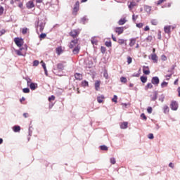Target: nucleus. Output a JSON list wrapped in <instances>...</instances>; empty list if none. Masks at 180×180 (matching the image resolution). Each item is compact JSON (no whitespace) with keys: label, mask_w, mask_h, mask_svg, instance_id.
<instances>
[{"label":"nucleus","mask_w":180,"mask_h":180,"mask_svg":"<svg viewBox=\"0 0 180 180\" xmlns=\"http://www.w3.org/2000/svg\"><path fill=\"white\" fill-rule=\"evenodd\" d=\"M111 37H112L113 41H117L118 43V44H120V45L125 44V46H126V44H127V40H126V39H117L113 34L111 35Z\"/></svg>","instance_id":"nucleus-1"},{"label":"nucleus","mask_w":180,"mask_h":180,"mask_svg":"<svg viewBox=\"0 0 180 180\" xmlns=\"http://www.w3.org/2000/svg\"><path fill=\"white\" fill-rule=\"evenodd\" d=\"M79 33H81V30H73L70 32V36H71V37H72L73 39H77V37H78V36L79 35Z\"/></svg>","instance_id":"nucleus-2"},{"label":"nucleus","mask_w":180,"mask_h":180,"mask_svg":"<svg viewBox=\"0 0 180 180\" xmlns=\"http://www.w3.org/2000/svg\"><path fill=\"white\" fill-rule=\"evenodd\" d=\"M46 26V23L43 22L42 21H38V25L37 27V32L39 29V32L41 33L43 30H44V27Z\"/></svg>","instance_id":"nucleus-3"},{"label":"nucleus","mask_w":180,"mask_h":180,"mask_svg":"<svg viewBox=\"0 0 180 180\" xmlns=\"http://www.w3.org/2000/svg\"><path fill=\"white\" fill-rule=\"evenodd\" d=\"M26 51H27V49H25V48H20V50H15L17 56H25Z\"/></svg>","instance_id":"nucleus-4"},{"label":"nucleus","mask_w":180,"mask_h":180,"mask_svg":"<svg viewBox=\"0 0 180 180\" xmlns=\"http://www.w3.org/2000/svg\"><path fill=\"white\" fill-rule=\"evenodd\" d=\"M115 32L118 36H120L124 32V27H117L115 28Z\"/></svg>","instance_id":"nucleus-5"},{"label":"nucleus","mask_w":180,"mask_h":180,"mask_svg":"<svg viewBox=\"0 0 180 180\" xmlns=\"http://www.w3.org/2000/svg\"><path fill=\"white\" fill-rule=\"evenodd\" d=\"M14 42L18 47H22L23 46V39L19 38H15Z\"/></svg>","instance_id":"nucleus-6"},{"label":"nucleus","mask_w":180,"mask_h":180,"mask_svg":"<svg viewBox=\"0 0 180 180\" xmlns=\"http://www.w3.org/2000/svg\"><path fill=\"white\" fill-rule=\"evenodd\" d=\"M77 44H78V38H76L70 41L69 48L74 49L77 46Z\"/></svg>","instance_id":"nucleus-7"},{"label":"nucleus","mask_w":180,"mask_h":180,"mask_svg":"<svg viewBox=\"0 0 180 180\" xmlns=\"http://www.w3.org/2000/svg\"><path fill=\"white\" fill-rule=\"evenodd\" d=\"M174 30L175 29L174 27H172L171 25L165 26L164 27L165 33H167V34H171V30Z\"/></svg>","instance_id":"nucleus-8"},{"label":"nucleus","mask_w":180,"mask_h":180,"mask_svg":"<svg viewBox=\"0 0 180 180\" xmlns=\"http://www.w3.org/2000/svg\"><path fill=\"white\" fill-rule=\"evenodd\" d=\"M79 11V1H77L73 8V15H77V12Z\"/></svg>","instance_id":"nucleus-9"},{"label":"nucleus","mask_w":180,"mask_h":180,"mask_svg":"<svg viewBox=\"0 0 180 180\" xmlns=\"http://www.w3.org/2000/svg\"><path fill=\"white\" fill-rule=\"evenodd\" d=\"M170 108L172 110H178V103L176 101H172Z\"/></svg>","instance_id":"nucleus-10"},{"label":"nucleus","mask_w":180,"mask_h":180,"mask_svg":"<svg viewBox=\"0 0 180 180\" xmlns=\"http://www.w3.org/2000/svg\"><path fill=\"white\" fill-rule=\"evenodd\" d=\"M151 82L153 85H158V84H160V78H158V77H153L151 79Z\"/></svg>","instance_id":"nucleus-11"},{"label":"nucleus","mask_w":180,"mask_h":180,"mask_svg":"<svg viewBox=\"0 0 180 180\" xmlns=\"http://www.w3.org/2000/svg\"><path fill=\"white\" fill-rule=\"evenodd\" d=\"M26 7L27 9H32V8H34V3H33V1H30L26 4Z\"/></svg>","instance_id":"nucleus-12"},{"label":"nucleus","mask_w":180,"mask_h":180,"mask_svg":"<svg viewBox=\"0 0 180 180\" xmlns=\"http://www.w3.org/2000/svg\"><path fill=\"white\" fill-rule=\"evenodd\" d=\"M75 78L77 81H82V78H83L82 74H81V73H75Z\"/></svg>","instance_id":"nucleus-13"},{"label":"nucleus","mask_w":180,"mask_h":180,"mask_svg":"<svg viewBox=\"0 0 180 180\" xmlns=\"http://www.w3.org/2000/svg\"><path fill=\"white\" fill-rule=\"evenodd\" d=\"M79 50H81L79 45L76 46L72 50L73 54H78V53H79Z\"/></svg>","instance_id":"nucleus-14"},{"label":"nucleus","mask_w":180,"mask_h":180,"mask_svg":"<svg viewBox=\"0 0 180 180\" xmlns=\"http://www.w3.org/2000/svg\"><path fill=\"white\" fill-rule=\"evenodd\" d=\"M143 72L145 75H150V69L148 66H144L143 69Z\"/></svg>","instance_id":"nucleus-15"},{"label":"nucleus","mask_w":180,"mask_h":180,"mask_svg":"<svg viewBox=\"0 0 180 180\" xmlns=\"http://www.w3.org/2000/svg\"><path fill=\"white\" fill-rule=\"evenodd\" d=\"M94 86H95L96 91H99L101 88V80L96 81Z\"/></svg>","instance_id":"nucleus-16"},{"label":"nucleus","mask_w":180,"mask_h":180,"mask_svg":"<svg viewBox=\"0 0 180 180\" xmlns=\"http://www.w3.org/2000/svg\"><path fill=\"white\" fill-rule=\"evenodd\" d=\"M56 54H58V56H60L61 54H63V47L62 46H59L58 48L56 49Z\"/></svg>","instance_id":"nucleus-17"},{"label":"nucleus","mask_w":180,"mask_h":180,"mask_svg":"<svg viewBox=\"0 0 180 180\" xmlns=\"http://www.w3.org/2000/svg\"><path fill=\"white\" fill-rule=\"evenodd\" d=\"M134 6H137V3H136L135 1H131L128 5V8H129V9H130V11H131V9H133V8H134Z\"/></svg>","instance_id":"nucleus-18"},{"label":"nucleus","mask_w":180,"mask_h":180,"mask_svg":"<svg viewBox=\"0 0 180 180\" xmlns=\"http://www.w3.org/2000/svg\"><path fill=\"white\" fill-rule=\"evenodd\" d=\"M151 60H153V63H158V56L155 53L151 55Z\"/></svg>","instance_id":"nucleus-19"},{"label":"nucleus","mask_w":180,"mask_h":180,"mask_svg":"<svg viewBox=\"0 0 180 180\" xmlns=\"http://www.w3.org/2000/svg\"><path fill=\"white\" fill-rule=\"evenodd\" d=\"M129 123L127 122H124L121 124L120 128L122 129H127Z\"/></svg>","instance_id":"nucleus-20"},{"label":"nucleus","mask_w":180,"mask_h":180,"mask_svg":"<svg viewBox=\"0 0 180 180\" xmlns=\"http://www.w3.org/2000/svg\"><path fill=\"white\" fill-rule=\"evenodd\" d=\"M127 22V20H126V18H121L119 21H118V25L120 26H123V25H124V23H126Z\"/></svg>","instance_id":"nucleus-21"},{"label":"nucleus","mask_w":180,"mask_h":180,"mask_svg":"<svg viewBox=\"0 0 180 180\" xmlns=\"http://www.w3.org/2000/svg\"><path fill=\"white\" fill-rule=\"evenodd\" d=\"M103 99H105V96L103 95L97 97V101L98 103H103Z\"/></svg>","instance_id":"nucleus-22"},{"label":"nucleus","mask_w":180,"mask_h":180,"mask_svg":"<svg viewBox=\"0 0 180 180\" xmlns=\"http://www.w3.org/2000/svg\"><path fill=\"white\" fill-rule=\"evenodd\" d=\"M144 11H146V12H147V13H151V6H144Z\"/></svg>","instance_id":"nucleus-23"},{"label":"nucleus","mask_w":180,"mask_h":180,"mask_svg":"<svg viewBox=\"0 0 180 180\" xmlns=\"http://www.w3.org/2000/svg\"><path fill=\"white\" fill-rule=\"evenodd\" d=\"M13 130L15 133H18L19 131H20V126H14L13 127Z\"/></svg>","instance_id":"nucleus-24"},{"label":"nucleus","mask_w":180,"mask_h":180,"mask_svg":"<svg viewBox=\"0 0 180 180\" xmlns=\"http://www.w3.org/2000/svg\"><path fill=\"white\" fill-rule=\"evenodd\" d=\"M30 89H32V91H34V89H36V88H37V84L35 83H31L30 85Z\"/></svg>","instance_id":"nucleus-25"},{"label":"nucleus","mask_w":180,"mask_h":180,"mask_svg":"<svg viewBox=\"0 0 180 180\" xmlns=\"http://www.w3.org/2000/svg\"><path fill=\"white\" fill-rule=\"evenodd\" d=\"M134 44H136V39H130V42H129V46L130 47H133V46H134Z\"/></svg>","instance_id":"nucleus-26"},{"label":"nucleus","mask_w":180,"mask_h":180,"mask_svg":"<svg viewBox=\"0 0 180 180\" xmlns=\"http://www.w3.org/2000/svg\"><path fill=\"white\" fill-rule=\"evenodd\" d=\"M151 89H153V83H148L147 85L145 86L146 91Z\"/></svg>","instance_id":"nucleus-27"},{"label":"nucleus","mask_w":180,"mask_h":180,"mask_svg":"<svg viewBox=\"0 0 180 180\" xmlns=\"http://www.w3.org/2000/svg\"><path fill=\"white\" fill-rule=\"evenodd\" d=\"M82 86H84V87L89 86V84L88 83L87 81L84 80V81L82 82Z\"/></svg>","instance_id":"nucleus-28"},{"label":"nucleus","mask_w":180,"mask_h":180,"mask_svg":"<svg viewBox=\"0 0 180 180\" xmlns=\"http://www.w3.org/2000/svg\"><path fill=\"white\" fill-rule=\"evenodd\" d=\"M151 25L153 26H157L158 25V21L155 19H153L150 21Z\"/></svg>","instance_id":"nucleus-29"},{"label":"nucleus","mask_w":180,"mask_h":180,"mask_svg":"<svg viewBox=\"0 0 180 180\" xmlns=\"http://www.w3.org/2000/svg\"><path fill=\"white\" fill-rule=\"evenodd\" d=\"M163 110L164 113H168V112H169V108L168 107V105H165L163 107Z\"/></svg>","instance_id":"nucleus-30"},{"label":"nucleus","mask_w":180,"mask_h":180,"mask_svg":"<svg viewBox=\"0 0 180 180\" xmlns=\"http://www.w3.org/2000/svg\"><path fill=\"white\" fill-rule=\"evenodd\" d=\"M141 81L143 84H146V82H147V77L141 76Z\"/></svg>","instance_id":"nucleus-31"},{"label":"nucleus","mask_w":180,"mask_h":180,"mask_svg":"<svg viewBox=\"0 0 180 180\" xmlns=\"http://www.w3.org/2000/svg\"><path fill=\"white\" fill-rule=\"evenodd\" d=\"M146 41L150 42L153 41V36L148 35L146 39Z\"/></svg>","instance_id":"nucleus-32"},{"label":"nucleus","mask_w":180,"mask_h":180,"mask_svg":"<svg viewBox=\"0 0 180 180\" xmlns=\"http://www.w3.org/2000/svg\"><path fill=\"white\" fill-rule=\"evenodd\" d=\"M158 96V94L157 92H154L153 96L152 97V101H157Z\"/></svg>","instance_id":"nucleus-33"},{"label":"nucleus","mask_w":180,"mask_h":180,"mask_svg":"<svg viewBox=\"0 0 180 180\" xmlns=\"http://www.w3.org/2000/svg\"><path fill=\"white\" fill-rule=\"evenodd\" d=\"M168 86V82H163L161 83V88H167Z\"/></svg>","instance_id":"nucleus-34"},{"label":"nucleus","mask_w":180,"mask_h":180,"mask_svg":"<svg viewBox=\"0 0 180 180\" xmlns=\"http://www.w3.org/2000/svg\"><path fill=\"white\" fill-rule=\"evenodd\" d=\"M105 45L106 46V47H112V41H105Z\"/></svg>","instance_id":"nucleus-35"},{"label":"nucleus","mask_w":180,"mask_h":180,"mask_svg":"<svg viewBox=\"0 0 180 180\" xmlns=\"http://www.w3.org/2000/svg\"><path fill=\"white\" fill-rule=\"evenodd\" d=\"M57 68H58V70H63L64 69V65H63V63H58L57 65Z\"/></svg>","instance_id":"nucleus-36"},{"label":"nucleus","mask_w":180,"mask_h":180,"mask_svg":"<svg viewBox=\"0 0 180 180\" xmlns=\"http://www.w3.org/2000/svg\"><path fill=\"white\" fill-rule=\"evenodd\" d=\"M120 81H121V82H123L124 84H126V82H127V79L124 77H122L120 78Z\"/></svg>","instance_id":"nucleus-37"},{"label":"nucleus","mask_w":180,"mask_h":180,"mask_svg":"<svg viewBox=\"0 0 180 180\" xmlns=\"http://www.w3.org/2000/svg\"><path fill=\"white\" fill-rule=\"evenodd\" d=\"M112 101L115 102V103H117V96L114 95L113 98H112Z\"/></svg>","instance_id":"nucleus-38"},{"label":"nucleus","mask_w":180,"mask_h":180,"mask_svg":"<svg viewBox=\"0 0 180 180\" xmlns=\"http://www.w3.org/2000/svg\"><path fill=\"white\" fill-rule=\"evenodd\" d=\"M144 26V24L143 22H139L136 24V27H139V29H141Z\"/></svg>","instance_id":"nucleus-39"},{"label":"nucleus","mask_w":180,"mask_h":180,"mask_svg":"<svg viewBox=\"0 0 180 180\" xmlns=\"http://www.w3.org/2000/svg\"><path fill=\"white\" fill-rule=\"evenodd\" d=\"M101 150H102L103 151H108V146L103 145L101 146Z\"/></svg>","instance_id":"nucleus-40"},{"label":"nucleus","mask_w":180,"mask_h":180,"mask_svg":"<svg viewBox=\"0 0 180 180\" xmlns=\"http://www.w3.org/2000/svg\"><path fill=\"white\" fill-rule=\"evenodd\" d=\"M132 61H133V59L131 58V57L128 56L127 57V64H129V65L131 64Z\"/></svg>","instance_id":"nucleus-41"},{"label":"nucleus","mask_w":180,"mask_h":180,"mask_svg":"<svg viewBox=\"0 0 180 180\" xmlns=\"http://www.w3.org/2000/svg\"><path fill=\"white\" fill-rule=\"evenodd\" d=\"M103 77L105 78V79H108L109 78V75L108 74V71H105L103 73Z\"/></svg>","instance_id":"nucleus-42"},{"label":"nucleus","mask_w":180,"mask_h":180,"mask_svg":"<svg viewBox=\"0 0 180 180\" xmlns=\"http://www.w3.org/2000/svg\"><path fill=\"white\" fill-rule=\"evenodd\" d=\"M22 92H24V94H29V92H30V89L29 88H25L22 89Z\"/></svg>","instance_id":"nucleus-43"},{"label":"nucleus","mask_w":180,"mask_h":180,"mask_svg":"<svg viewBox=\"0 0 180 180\" xmlns=\"http://www.w3.org/2000/svg\"><path fill=\"white\" fill-rule=\"evenodd\" d=\"M45 37H47V34L46 33H42L39 35V39H44Z\"/></svg>","instance_id":"nucleus-44"},{"label":"nucleus","mask_w":180,"mask_h":180,"mask_svg":"<svg viewBox=\"0 0 180 180\" xmlns=\"http://www.w3.org/2000/svg\"><path fill=\"white\" fill-rule=\"evenodd\" d=\"M28 31H29V29H27V28H22V34H26V33H27Z\"/></svg>","instance_id":"nucleus-45"},{"label":"nucleus","mask_w":180,"mask_h":180,"mask_svg":"<svg viewBox=\"0 0 180 180\" xmlns=\"http://www.w3.org/2000/svg\"><path fill=\"white\" fill-rule=\"evenodd\" d=\"M110 161L111 164H112V165L116 164V159H115V158H111L110 159Z\"/></svg>","instance_id":"nucleus-46"},{"label":"nucleus","mask_w":180,"mask_h":180,"mask_svg":"<svg viewBox=\"0 0 180 180\" xmlns=\"http://www.w3.org/2000/svg\"><path fill=\"white\" fill-rule=\"evenodd\" d=\"M40 62H39V60H34L33 62V65L34 67H37V65H39Z\"/></svg>","instance_id":"nucleus-47"},{"label":"nucleus","mask_w":180,"mask_h":180,"mask_svg":"<svg viewBox=\"0 0 180 180\" xmlns=\"http://www.w3.org/2000/svg\"><path fill=\"white\" fill-rule=\"evenodd\" d=\"M138 18H139V15H132V20H134V22H136V20H137Z\"/></svg>","instance_id":"nucleus-48"},{"label":"nucleus","mask_w":180,"mask_h":180,"mask_svg":"<svg viewBox=\"0 0 180 180\" xmlns=\"http://www.w3.org/2000/svg\"><path fill=\"white\" fill-rule=\"evenodd\" d=\"M56 100V96H51V97H49V101L51 102V101H55Z\"/></svg>","instance_id":"nucleus-49"},{"label":"nucleus","mask_w":180,"mask_h":180,"mask_svg":"<svg viewBox=\"0 0 180 180\" xmlns=\"http://www.w3.org/2000/svg\"><path fill=\"white\" fill-rule=\"evenodd\" d=\"M141 119H143V120H147V117L146 116V115L144 113H142L141 115Z\"/></svg>","instance_id":"nucleus-50"},{"label":"nucleus","mask_w":180,"mask_h":180,"mask_svg":"<svg viewBox=\"0 0 180 180\" xmlns=\"http://www.w3.org/2000/svg\"><path fill=\"white\" fill-rule=\"evenodd\" d=\"M158 40H161V39H162L161 31H158Z\"/></svg>","instance_id":"nucleus-51"},{"label":"nucleus","mask_w":180,"mask_h":180,"mask_svg":"<svg viewBox=\"0 0 180 180\" xmlns=\"http://www.w3.org/2000/svg\"><path fill=\"white\" fill-rule=\"evenodd\" d=\"M91 44L97 45L98 44V41L95 39H91Z\"/></svg>","instance_id":"nucleus-52"},{"label":"nucleus","mask_w":180,"mask_h":180,"mask_svg":"<svg viewBox=\"0 0 180 180\" xmlns=\"http://www.w3.org/2000/svg\"><path fill=\"white\" fill-rule=\"evenodd\" d=\"M147 112H148V113H153V108L148 107L147 108Z\"/></svg>","instance_id":"nucleus-53"},{"label":"nucleus","mask_w":180,"mask_h":180,"mask_svg":"<svg viewBox=\"0 0 180 180\" xmlns=\"http://www.w3.org/2000/svg\"><path fill=\"white\" fill-rule=\"evenodd\" d=\"M4 7L1 6H0V15H4Z\"/></svg>","instance_id":"nucleus-54"},{"label":"nucleus","mask_w":180,"mask_h":180,"mask_svg":"<svg viewBox=\"0 0 180 180\" xmlns=\"http://www.w3.org/2000/svg\"><path fill=\"white\" fill-rule=\"evenodd\" d=\"M148 138L150 139V140H153V139H154V134H149L148 135Z\"/></svg>","instance_id":"nucleus-55"},{"label":"nucleus","mask_w":180,"mask_h":180,"mask_svg":"<svg viewBox=\"0 0 180 180\" xmlns=\"http://www.w3.org/2000/svg\"><path fill=\"white\" fill-rule=\"evenodd\" d=\"M161 60H162V61H167V56L165 55H162Z\"/></svg>","instance_id":"nucleus-56"},{"label":"nucleus","mask_w":180,"mask_h":180,"mask_svg":"<svg viewBox=\"0 0 180 180\" xmlns=\"http://www.w3.org/2000/svg\"><path fill=\"white\" fill-rule=\"evenodd\" d=\"M41 64H42L44 70L47 69V68L46 67V63L43 60L41 61Z\"/></svg>","instance_id":"nucleus-57"},{"label":"nucleus","mask_w":180,"mask_h":180,"mask_svg":"<svg viewBox=\"0 0 180 180\" xmlns=\"http://www.w3.org/2000/svg\"><path fill=\"white\" fill-rule=\"evenodd\" d=\"M167 0H159L158 1V5H161L163 2H165Z\"/></svg>","instance_id":"nucleus-58"},{"label":"nucleus","mask_w":180,"mask_h":180,"mask_svg":"<svg viewBox=\"0 0 180 180\" xmlns=\"http://www.w3.org/2000/svg\"><path fill=\"white\" fill-rule=\"evenodd\" d=\"M101 50L102 53H105V51H106V48L104 46H101Z\"/></svg>","instance_id":"nucleus-59"},{"label":"nucleus","mask_w":180,"mask_h":180,"mask_svg":"<svg viewBox=\"0 0 180 180\" xmlns=\"http://www.w3.org/2000/svg\"><path fill=\"white\" fill-rule=\"evenodd\" d=\"M6 33V31L5 30H2L0 31V36H2V34H5Z\"/></svg>","instance_id":"nucleus-60"},{"label":"nucleus","mask_w":180,"mask_h":180,"mask_svg":"<svg viewBox=\"0 0 180 180\" xmlns=\"http://www.w3.org/2000/svg\"><path fill=\"white\" fill-rule=\"evenodd\" d=\"M148 30H150V27H148V25H146L144 28V31L145 32H148Z\"/></svg>","instance_id":"nucleus-61"},{"label":"nucleus","mask_w":180,"mask_h":180,"mask_svg":"<svg viewBox=\"0 0 180 180\" xmlns=\"http://www.w3.org/2000/svg\"><path fill=\"white\" fill-rule=\"evenodd\" d=\"M23 116H24V117H29V113H27V112H25V113H24L23 114Z\"/></svg>","instance_id":"nucleus-62"},{"label":"nucleus","mask_w":180,"mask_h":180,"mask_svg":"<svg viewBox=\"0 0 180 180\" xmlns=\"http://www.w3.org/2000/svg\"><path fill=\"white\" fill-rule=\"evenodd\" d=\"M178 81H179V79H176L174 81V85H178Z\"/></svg>","instance_id":"nucleus-63"},{"label":"nucleus","mask_w":180,"mask_h":180,"mask_svg":"<svg viewBox=\"0 0 180 180\" xmlns=\"http://www.w3.org/2000/svg\"><path fill=\"white\" fill-rule=\"evenodd\" d=\"M177 91H178V93H179V96L180 97V87H178Z\"/></svg>","instance_id":"nucleus-64"}]
</instances>
